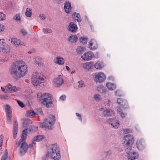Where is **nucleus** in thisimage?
I'll use <instances>...</instances> for the list:
<instances>
[{
    "mask_svg": "<svg viewBox=\"0 0 160 160\" xmlns=\"http://www.w3.org/2000/svg\"><path fill=\"white\" fill-rule=\"evenodd\" d=\"M58 146L56 144L53 145L51 147L50 155L51 158L55 160H58L61 156Z\"/></svg>",
    "mask_w": 160,
    "mask_h": 160,
    "instance_id": "obj_4",
    "label": "nucleus"
},
{
    "mask_svg": "<svg viewBox=\"0 0 160 160\" xmlns=\"http://www.w3.org/2000/svg\"><path fill=\"white\" fill-rule=\"evenodd\" d=\"M80 42L83 44H86L87 43L88 39L84 37H82L79 38Z\"/></svg>",
    "mask_w": 160,
    "mask_h": 160,
    "instance_id": "obj_34",
    "label": "nucleus"
},
{
    "mask_svg": "<svg viewBox=\"0 0 160 160\" xmlns=\"http://www.w3.org/2000/svg\"><path fill=\"white\" fill-rule=\"evenodd\" d=\"M1 89H2V90L3 91V92H5V91L6 90V89H5V88H4L2 87H1Z\"/></svg>",
    "mask_w": 160,
    "mask_h": 160,
    "instance_id": "obj_56",
    "label": "nucleus"
},
{
    "mask_svg": "<svg viewBox=\"0 0 160 160\" xmlns=\"http://www.w3.org/2000/svg\"><path fill=\"white\" fill-rule=\"evenodd\" d=\"M11 42L12 44H14L16 47H18L19 45L24 46L25 45V43L21 42L20 40L15 38H12Z\"/></svg>",
    "mask_w": 160,
    "mask_h": 160,
    "instance_id": "obj_17",
    "label": "nucleus"
},
{
    "mask_svg": "<svg viewBox=\"0 0 160 160\" xmlns=\"http://www.w3.org/2000/svg\"><path fill=\"white\" fill-rule=\"evenodd\" d=\"M8 152L7 149H5L4 155L2 156L1 160H6L8 157Z\"/></svg>",
    "mask_w": 160,
    "mask_h": 160,
    "instance_id": "obj_35",
    "label": "nucleus"
},
{
    "mask_svg": "<svg viewBox=\"0 0 160 160\" xmlns=\"http://www.w3.org/2000/svg\"><path fill=\"white\" fill-rule=\"evenodd\" d=\"M33 60L35 64L38 66H41L43 64L42 59L39 57H35L33 59Z\"/></svg>",
    "mask_w": 160,
    "mask_h": 160,
    "instance_id": "obj_23",
    "label": "nucleus"
},
{
    "mask_svg": "<svg viewBox=\"0 0 160 160\" xmlns=\"http://www.w3.org/2000/svg\"><path fill=\"white\" fill-rule=\"evenodd\" d=\"M5 111L6 113L7 121L11 123L12 118V111L10 107L8 104H7L5 106Z\"/></svg>",
    "mask_w": 160,
    "mask_h": 160,
    "instance_id": "obj_12",
    "label": "nucleus"
},
{
    "mask_svg": "<svg viewBox=\"0 0 160 160\" xmlns=\"http://www.w3.org/2000/svg\"><path fill=\"white\" fill-rule=\"evenodd\" d=\"M29 122V120L28 119H26V120H24V123H27Z\"/></svg>",
    "mask_w": 160,
    "mask_h": 160,
    "instance_id": "obj_57",
    "label": "nucleus"
},
{
    "mask_svg": "<svg viewBox=\"0 0 160 160\" xmlns=\"http://www.w3.org/2000/svg\"><path fill=\"white\" fill-rule=\"evenodd\" d=\"M0 52L7 53L9 52V46L6 44L4 39H0Z\"/></svg>",
    "mask_w": 160,
    "mask_h": 160,
    "instance_id": "obj_7",
    "label": "nucleus"
},
{
    "mask_svg": "<svg viewBox=\"0 0 160 160\" xmlns=\"http://www.w3.org/2000/svg\"><path fill=\"white\" fill-rule=\"evenodd\" d=\"M136 145L138 148L140 150L143 149L145 147V142L142 139H139L137 140Z\"/></svg>",
    "mask_w": 160,
    "mask_h": 160,
    "instance_id": "obj_18",
    "label": "nucleus"
},
{
    "mask_svg": "<svg viewBox=\"0 0 160 160\" xmlns=\"http://www.w3.org/2000/svg\"><path fill=\"white\" fill-rule=\"evenodd\" d=\"M105 105L106 106L105 108L106 109L103 112V115L104 116H112L114 114V112L112 110L107 109V108H109L110 105V100H108L105 102Z\"/></svg>",
    "mask_w": 160,
    "mask_h": 160,
    "instance_id": "obj_10",
    "label": "nucleus"
},
{
    "mask_svg": "<svg viewBox=\"0 0 160 160\" xmlns=\"http://www.w3.org/2000/svg\"><path fill=\"white\" fill-rule=\"evenodd\" d=\"M39 17L40 18L41 20H44L45 18V15L42 14H40L39 16Z\"/></svg>",
    "mask_w": 160,
    "mask_h": 160,
    "instance_id": "obj_49",
    "label": "nucleus"
},
{
    "mask_svg": "<svg viewBox=\"0 0 160 160\" xmlns=\"http://www.w3.org/2000/svg\"><path fill=\"white\" fill-rule=\"evenodd\" d=\"M81 66L84 69L89 70L93 67L94 63L92 62H85L82 64Z\"/></svg>",
    "mask_w": 160,
    "mask_h": 160,
    "instance_id": "obj_14",
    "label": "nucleus"
},
{
    "mask_svg": "<svg viewBox=\"0 0 160 160\" xmlns=\"http://www.w3.org/2000/svg\"><path fill=\"white\" fill-rule=\"evenodd\" d=\"M123 132L125 134L128 133L129 132V129H126L123 130Z\"/></svg>",
    "mask_w": 160,
    "mask_h": 160,
    "instance_id": "obj_54",
    "label": "nucleus"
},
{
    "mask_svg": "<svg viewBox=\"0 0 160 160\" xmlns=\"http://www.w3.org/2000/svg\"><path fill=\"white\" fill-rule=\"evenodd\" d=\"M77 29L78 28L76 24H74L72 22H71L70 23L68 26L69 31L72 32H74L76 31Z\"/></svg>",
    "mask_w": 160,
    "mask_h": 160,
    "instance_id": "obj_25",
    "label": "nucleus"
},
{
    "mask_svg": "<svg viewBox=\"0 0 160 160\" xmlns=\"http://www.w3.org/2000/svg\"><path fill=\"white\" fill-rule=\"evenodd\" d=\"M77 51L78 52H80L83 51V48L82 47H79L77 49Z\"/></svg>",
    "mask_w": 160,
    "mask_h": 160,
    "instance_id": "obj_47",
    "label": "nucleus"
},
{
    "mask_svg": "<svg viewBox=\"0 0 160 160\" xmlns=\"http://www.w3.org/2000/svg\"><path fill=\"white\" fill-rule=\"evenodd\" d=\"M14 19L17 21H20L21 19L20 14H18L14 16Z\"/></svg>",
    "mask_w": 160,
    "mask_h": 160,
    "instance_id": "obj_41",
    "label": "nucleus"
},
{
    "mask_svg": "<svg viewBox=\"0 0 160 160\" xmlns=\"http://www.w3.org/2000/svg\"><path fill=\"white\" fill-rule=\"evenodd\" d=\"M66 69H67V70H68V71L69 70L70 68L69 67H68V66H66Z\"/></svg>",
    "mask_w": 160,
    "mask_h": 160,
    "instance_id": "obj_58",
    "label": "nucleus"
},
{
    "mask_svg": "<svg viewBox=\"0 0 160 160\" xmlns=\"http://www.w3.org/2000/svg\"><path fill=\"white\" fill-rule=\"evenodd\" d=\"M123 144L126 145L127 148L131 147L133 144L134 139L132 136L128 135H126L124 137L123 139Z\"/></svg>",
    "mask_w": 160,
    "mask_h": 160,
    "instance_id": "obj_6",
    "label": "nucleus"
},
{
    "mask_svg": "<svg viewBox=\"0 0 160 160\" xmlns=\"http://www.w3.org/2000/svg\"><path fill=\"white\" fill-rule=\"evenodd\" d=\"M17 102H18L19 106L21 108H23L24 106V104L22 102L19 101V100H17Z\"/></svg>",
    "mask_w": 160,
    "mask_h": 160,
    "instance_id": "obj_44",
    "label": "nucleus"
},
{
    "mask_svg": "<svg viewBox=\"0 0 160 160\" xmlns=\"http://www.w3.org/2000/svg\"><path fill=\"white\" fill-rule=\"evenodd\" d=\"M40 102L41 103L45 105L48 108L51 107L52 105V97L48 93H43L40 97Z\"/></svg>",
    "mask_w": 160,
    "mask_h": 160,
    "instance_id": "obj_3",
    "label": "nucleus"
},
{
    "mask_svg": "<svg viewBox=\"0 0 160 160\" xmlns=\"http://www.w3.org/2000/svg\"><path fill=\"white\" fill-rule=\"evenodd\" d=\"M103 108H100V111H102V110H103Z\"/></svg>",
    "mask_w": 160,
    "mask_h": 160,
    "instance_id": "obj_60",
    "label": "nucleus"
},
{
    "mask_svg": "<svg viewBox=\"0 0 160 160\" xmlns=\"http://www.w3.org/2000/svg\"><path fill=\"white\" fill-rule=\"evenodd\" d=\"M43 31L45 33H50L52 32L51 30L50 29H43Z\"/></svg>",
    "mask_w": 160,
    "mask_h": 160,
    "instance_id": "obj_40",
    "label": "nucleus"
},
{
    "mask_svg": "<svg viewBox=\"0 0 160 160\" xmlns=\"http://www.w3.org/2000/svg\"><path fill=\"white\" fill-rule=\"evenodd\" d=\"M18 131V123L16 121L15 123L13 125V138L15 139L17 137V132Z\"/></svg>",
    "mask_w": 160,
    "mask_h": 160,
    "instance_id": "obj_21",
    "label": "nucleus"
},
{
    "mask_svg": "<svg viewBox=\"0 0 160 160\" xmlns=\"http://www.w3.org/2000/svg\"><path fill=\"white\" fill-rule=\"evenodd\" d=\"M55 121L54 116L51 115L42 123V127L48 129H52V126L55 123Z\"/></svg>",
    "mask_w": 160,
    "mask_h": 160,
    "instance_id": "obj_5",
    "label": "nucleus"
},
{
    "mask_svg": "<svg viewBox=\"0 0 160 160\" xmlns=\"http://www.w3.org/2000/svg\"><path fill=\"white\" fill-rule=\"evenodd\" d=\"M76 115H77V116L78 117H79V119H80V120H81V115L80 114H79L78 113H76Z\"/></svg>",
    "mask_w": 160,
    "mask_h": 160,
    "instance_id": "obj_55",
    "label": "nucleus"
},
{
    "mask_svg": "<svg viewBox=\"0 0 160 160\" xmlns=\"http://www.w3.org/2000/svg\"><path fill=\"white\" fill-rule=\"evenodd\" d=\"M64 9L66 13H69L70 12L72 7L71 3L69 2H66L64 6Z\"/></svg>",
    "mask_w": 160,
    "mask_h": 160,
    "instance_id": "obj_22",
    "label": "nucleus"
},
{
    "mask_svg": "<svg viewBox=\"0 0 160 160\" xmlns=\"http://www.w3.org/2000/svg\"><path fill=\"white\" fill-rule=\"evenodd\" d=\"M23 35H25L27 34V32L24 30H22L21 31Z\"/></svg>",
    "mask_w": 160,
    "mask_h": 160,
    "instance_id": "obj_53",
    "label": "nucleus"
},
{
    "mask_svg": "<svg viewBox=\"0 0 160 160\" xmlns=\"http://www.w3.org/2000/svg\"><path fill=\"white\" fill-rule=\"evenodd\" d=\"M118 112L120 114L121 117L122 118H124L125 117V115L124 113L122 112H121V110L119 108H118L117 109Z\"/></svg>",
    "mask_w": 160,
    "mask_h": 160,
    "instance_id": "obj_38",
    "label": "nucleus"
},
{
    "mask_svg": "<svg viewBox=\"0 0 160 160\" xmlns=\"http://www.w3.org/2000/svg\"><path fill=\"white\" fill-rule=\"evenodd\" d=\"M89 47L92 50L96 49L98 47L97 43L94 39H92L89 42Z\"/></svg>",
    "mask_w": 160,
    "mask_h": 160,
    "instance_id": "obj_16",
    "label": "nucleus"
},
{
    "mask_svg": "<svg viewBox=\"0 0 160 160\" xmlns=\"http://www.w3.org/2000/svg\"><path fill=\"white\" fill-rule=\"evenodd\" d=\"M45 79V77L41 73L37 71L33 72L31 78L32 83L36 86L43 83Z\"/></svg>",
    "mask_w": 160,
    "mask_h": 160,
    "instance_id": "obj_2",
    "label": "nucleus"
},
{
    "mask_svg": "<svg viewBox=\"0 0 160 160\" xmlns=\"http://www.w3.org/2000/svg\"><path fill=\"white\" fill-rule=\"evenodd\" d=\"M3 139L4 136L3 135L1 134L0 136V155L2 153V146Z\"/></svg>",
    "mask_w": 160,
    "mask_h": 160,
    "instance_id": "obj_31",
    "label": "nucleus"
},
{
    "mask_svg": "<svg viewBox=\"0 0 160 160\" xmlns=\"http://www.w3.org/2000/svg\"><path fill=\"white\" fill-rule=\"evenodd\" d=\"M45 138L44 135H38L33 138L32 140V142L33 144H35V142H39Z\"/></svg>",
    "mask_w": 160,
    "mask_h": 160,
    "instance_id": "obj_27",
    "label": "nucleus"
},
{
    "mask_svg": "<svg viewBox=\"0 0 160 160\" xmlns=\"http://www.w3.org/2000/svg\"><path fill=\"white\" fill-rule=\"evenodd\" d=\"M108 79L111 81H113L114 80V78L113 76H110L108 77Z\"/></svg>",
    "mask_w": 160,
    "mask_h": 160,
    "instance_id": "obj_52",
    "label": "nucleus"
},
{
    "mask_svg": "<svg viewBox=\"0 0 160 160\" xmlns=\"http://www.w3.org/2000/svg\"><path fill=\"white\" fill-rule=\"evenodd\" d=\"M42 159L43 160H46V159H45L43 157L42 158Z\"/></svg>",
    "mask_w": 160,
    "mask_h": 160,
    "instance_id": "obj_61",
    "label": "nucleus"
},
{
    "mask_svg": "<svg viewBox=\"0 0 160 160\" xmlns=\"http://www.w3.org/2000/svg\"><path fill=\"white\" fill-rule=\"evenodd\" d=\"M0 98L2 100H7L8 99V97L6 95H2L0 96Z\"/></svg>",
    "mask_w": 160,
    "mask_h": 160,
    "instance_id": "obj_45",
    "label": "nucleus"
},
{
    "mask_svg": "<svg viewBox=\"0 0 160 160\" xmlns=\"http://www.w3.org/2000/svg\"><path fill=\"white\" fill-rule=\"evenodd\" d=\"M27 129H25L23 130L21 136V138L19 141L23 142L26 141V140L27 135Z\"/></svg>",
    "mask_w": 160,
    "mask_h": 160,
    "instance_id": "obj_26",
    "label": "nucleus"
},
{
    "mask_svg": "<svg viewBox=\"0 0 160 160\" xmlns=\"http://www.w3.org/2000/svg\"><path fill=\"white\" fill-rule=\"evenodd\" d=\"M49 154H47L46 156V157L47 158V157H49Z\"/></svg>",
    "mask_w": 160,
    "mask_h": 160,
    "instance_id": "obj_59",
    "label": "nucleus"
},
{
    "mask_svg": "<svg viewBox=\"0 0 160 160\" xmlns=\"http://www.w3.org/2000/svg\"><path fill=\"white\" fill-rule=\"evenodd\" d=\"M6 16L2 12H0V21H3L5 19Z\"/></svg>",
    "mask_w": 160,
    "mask_h": 160,
    "instance_id": "obj_39",
    "label": "nucleus"
},
{
    "mask_svg": "<svg viewBox=\"0 0 160 160\" xmlns=\"http://www.w3.org/2000/svg\"><path fill=\"white\" fill-rule=\"evenodd\" d=\"M131 147L127 148L126 151L127 153V157L129 159L133 160L137 158L138 157V154L136 152H132L131 151Z\"/></svg>",
    "mask_w": 160,
    "mask_h": 160,
    "instance_id": "obj_9",
    "label": "nucleus"
},
{
    "mask_svg": "<svg viewBox=\"0 0 160 160\" xmlns=\"http://www.w3.org/2000/svg\"><path fill=\"white\" fill-rule=\"evenodd\" d=\"M31 145H32V144H30V147L31 146Z\"/></svg>",
    "mask_w": 160,
    "mask_h": 160,
    "instance_id": "obj_63",
    "label": "nucleus"
},
{
    "mask_svg": "<svg viewBox=\"0 0 160 160\" xmlns=\"http://www.w3.org/2000/svg\"><path fill=\"white\" fill-rule=\"evenodd\" d=\"M115 95L117 96H119L121 95V93L119 90H117L115 92Z\"/></svg>",
    "mask_w": 160,
    "mask_h": 160,
    "instance_id": "obj_50",
    "label": "nucleus"
},
{
    "mask_svg": "<svg viewBox=\"0 0 160 160\" xmlns=\"http://www.w3.org/2000/svg\"><path fill=\"white\" fill-rule=\"evenodd\" d=\"M66 96L64 95L60 97V98L62 100H64L66 99Z\"/></svg>",
    "mask_w": 160,
    "mask_h": 160,
    "instance_id": "obj_51",
    "label": "nucleus"
},
{
    "mask_svg": "<svg viewBox=\"0 0 160 160\" xmlns=\"http://www.w3.org/2000/svg\"><path fill=\"white\" fill-rule=\"evenodd\" d=\"M68 40L72 42H75L78 40V38L76 36H71L69 37Z\"/></svg>",
    "mask_w": 160,
    "mask_h": 160,
    "instance_id": "obj_32",
    "label": "nucleus"
},
{
    "mask_svg": "<svg viewBox=\"0 0 160 160\" xmlns=\"http://www.w3.org/2000/svg\"><path fill=\"white\" fill-rule=\"evenodd\" d=\"M32 14V10L29 8L26 9V12L25 14L26 16L28 17H31Z\"/></svg>",
    "mask_w": 160,
    "mask_h": 160,
    "instance_id": "obj_33",
    "label": "nucleus"
},
{
    "mask_svg": "<svg viewBox=\"0 0 160 160\" xmlns=\"http://www.w3.org/2000/svg\"><path fill=\"white\" fill-rule=\"evenodd\" d=\"M94 57V55L91 52L84 53L81 56V58L84 61H88L90 60Z\"/></svg>",
    "mask_w": 160,
    "mask_h": 160,
    "instance_id": "obj_13",
    "label": "nucleus"
},
{
    "mask_svg": "<svg viewBox=\"0 0 160 160\" xmlns=\"http://www.w3.org/2000/svg\"><path fill=\"white\" fill-rule=\"evenodd\" d=\"M124 102L123 100L121 98H118L117 99V102L118 103L121 105H123V102Z\"/></svg>",
    "mask_w": 160,
    "mask_h": 160,
    "instance_id": "obj_42",
    "label": "nucleus"
},
{
    "mask_svg": "<svg viewBox=\"0 0 160 160\" xmlns=\"http://www.w3.org/2000/svg\"><path fill=\"white\" fill-rule=\"evenodd\" d=\"M8 160H10L9 159H8Z\"/></svg>",
    "mask_w": 160,
    "mask_h": 160,
    "instance_id": "obj_64",
    "label": "nucleus"
},
{
    "mask_svg": "<svg viewBox=\"0 0 160 160\" xmlns=\"http://www.w3.org/2000/svg\"><path fill=\"white\" fill-rule=\"evenodd\" d=\"M103 67V63L99 61L97 62L94 65V67L96 69H101Z\"/></svg>",
    "mask_w": 160,
    "mask_h": 160,
    "instance_id": "obj_28",
    "label": "nucleus"
},
{
    "mask_svg": "<svg viewBox=\"0 0 160 160\" xmlns=\"http://www.w3.org/2000/svg\"><path fill=\"white\" fill-rule=\"evenodd\" d=\"M35 114L33 111H30L27 112L26 114V116L28 117H30L34 116Z\"/></svg>",
    "mask_w": 160,
    "mask_h": 160,
    "instance_id": "obj_36",
    "label": "nucleus"
},
{
    "mask_svg": "<svg viewBox=\"0 0 160 160\" xmlns=\"http://www.w3.org/2000/svg\"><path fill=\"white\" fill-rule=\"evenodd\" d=\"M94 98L97 101L99 100L100 99V96L98 94H96L94 96Z\"/></svg>",
    "mask_w": 160,
    "mask_h": 160,
    "instance_id": "obj_46",
    "label": "nucleus"
},
{
    "mask_svg": "<svg viewBox=\"0 0 160 160\" xmlns=\"http://www.w3.org/2000/svg\"><path fill=\"white\" fill-rule=\"evenodd\" d=\"M74 71H72V72H71V73H74Z\"/></svg>",
    "mask_w": 160,
    "mask_h": 160,
    "instance_id": "obj_62",
    "label": "nucleus"
},
{
    "mask_svg": "<svg viewBox=\"0 0 160 160\" xmlns=\"http://www.w3.org/2000/svg\"><path fill=\"white\" fill-rule=\"evenodd\" d=\"M78 83H79L78 87L79 88H82L84 86V83L82 81H79Z\"/></svg>",
    "mask_w": 160,
    "mask_h": 160,
    "instance_id": "obj_43",
    "label": "nucleus"
},
{
    "mask_svg": "<svg viewBox=\"0 0 160 160\" xmlns=\"http://www.w3.org/2000/svg\"><path fill=\"white\" fill-rule=\"evenodd\" d=\"M73 18L75 21L79 22L81 21L80 15L77 13H74L72 14Z\"/></svg>",
    "mask_w": 160,
    "mask_h": 160,
    "instance_id": "obj_30",
    "label": "nucleus"
},
{
    "mask_svg": "<svg viewBox=\"0 0 160 160\" xmlns=\"http://www.w3.org/2000/svg\"><path fill=\"white\" fill-rule=\"evenodd\" d=\"M54 62L58 65H63L64 63V59L61 57H56L54 59Z\"/></svg>",
    "mask_w": 160,
    "mask_h": 160,
    "instance_id": "obj_20",
    "label": "nucleus"
},
{
    "mask_svg": "<svg viewBox=\"0 0 160 160\" xmlns=\"http://www.w3.org/2000/svg\"><path fill=\"white\" fill-rule=\"evenodd\" d=\"M28 71L27 65L22 60L13 62L9 70L11 75L17 78L23 77L27 73Z\"/></svg>",
    "mask_w": 160,
    "mask_h": 160,
    "instance_id": "obj_1",
    "label": "nucleus"
},
{
    "mask_svg": "<svg viewBox=\"0 0 160 160\" xmlns=\"http://www.w3.org/2000/svg\"><path fill=\"white\" fill-rule=\"evenodd\" d=\"M18 145L20 146V153L21 155H22L27 152L28 146L25 142L19 141Z\"/></svg>",
    "mask_w": 160,
    "mask_h": 160,
    "instance_id": "obj_8",
    "label": "nucleus"
},
{
    "mask_svg": "<svg viewBox=\"0 0 160 160\" xmlns=\"http://www.w3.org/2000/svg\"><path fill=\"white\" fill-rule=\"evenodd\" d=\"M106 86L108 89L110 90H113L116 88V86L115 84L110 82H108L107 83Z\"/></svg>",
    "mask_w": 160,
    "mask_h": 160,
    "instance_id": "obj_29",
    "label": "nucleus"
},
{
    "mask_svg": "<svg viewBox=\"0 0 160 160\" xmlns=\"http://www.w3.org/2000/svg\"><path fill=\"white\" fill-rule=\"evenodd\" d=\"M109 121V122L111 123L110 124H111L114 128L117 129L119 127L120 124L119 122L118 121L116 122L115 119H110Z\"/></svg>",
    "mask_w": 160,
    "mask_h": 160,
    "instance_id": "obj_24",
    "label": "nucleus"
},
{
    "mask_svg": "<svg viewBox=\"0 0 160 160\" xmlns=\"http://www.w3.org/2000/svg\"><path fill=\"white\" fill-rule=\"evenodd\" d=\"M5 89L8 92H15L19 90L20 88L15 86L12 87L10 84H8L5 86Z\"/></svg>",
    "mask_w": 160,
    "mask_h": 160,
    "instance_id": "obj_15",
    "label": "nucleus"
},
{
    "mask_svg": "<svg viewBox=\"0 0 160 160\" xmlns=\"http://www.w3.org/2000/svg\"><path fill=\"white\" fill-rule=\"evenodd\" d=\"M63 80L62 78H55L53 81L54 85L56 87H58L60 86L63 83Z\"/></svg>",
    "mask_w": 160,
    "mask_h": 160,
    "instance_id": "obj_19",
    "label": "nucleus"
},
{
    "mask_svg": "<svg viewBox=\"0 0 160 160\" xmlns=\"http://www.w3.org/2000/svg\"><path fill=\"white\" fill-rule=\"evenodd\" d=\"M30 131V132H34L37 131L38 129L37 127L35 126H31L29 128Z\"/></svg>",
    "mask_w": 160,
    "mask_h": 160,
    "instance_id": "obj_37",
    "label": "nucleus"
},
{
    "mask_svg": "<svg viewBox=\"0 0 160 160\" xmlns=\"http://www.w3.org/2000/svg\"><path fill=\"white\" fill-rule=\"evenodd\" d=\"M4 30V26L0 23V32H3Z\"/></svg>",
    "mask_w": 160,
    "mask_h": 160,
    "instance_id": "obj_48",
    "label": "nucleus"
},
{
    "mask_svg": "<svg viewBox=\"0 0 160 160\" xmlns=\"http://www.w3.org/2000/svg\"><path fill=\"white\" fill-rule=\"evenodd\" d=\"M105 79L106 76L102 72H99L95 74V80L96 82H102L105 80Z\"/></svg>",
    "mask_w": 160,
    "mask_h": 160,
    "instance_id": "obj_11",
    "label": "nucleus"
}]
</instances>
